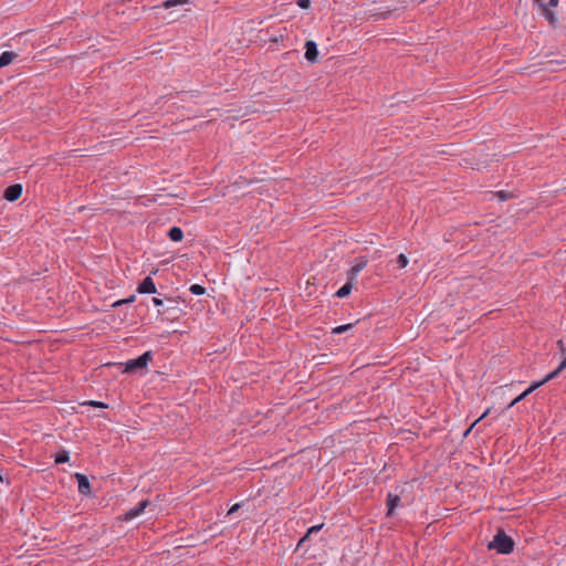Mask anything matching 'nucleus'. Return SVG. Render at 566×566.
<instances>
[{"mask_svg":"<svg viewBox=\"0 0 566 566\" xmlns=\"http://www.w3.org/2000/svg\"><path fill=\"white\" fill-rule=\"evenodd\" d=\"M489 549H494L496 553L507 555L514 549V541L503 530H499L493 539L488 544Z\"/></svg>","mask_w":566,"mask_h":566,"instance_id":"1","label":"nucleus"},{"mask_svg":"<svg viewBox=\"0 0 566 566\" xmlns=\"http://www.w3.org/2000/svg\"><path fill=\"white\" fill-rule=\"evenodd\" d=\"M153 359V354L150 350L145 352L143 355L138 356L137 358L127 360L125 365V371L126 373H138V371H146L148 364Z\"/></svg>","mask_w":566,"mask_h":566,"instance_id":"2","label":"nucleus"},{"mask_svg":"<svg viewBox=\"0 0 566 566\" xmlns=\"http://www.w3.org/2000/svg\"><path fill=\"white\" fill-rule=\"evenodd\" d=\"M149 504V500L140 501L135 507L125 512L122 520L125 522L133 521L134 518L140 516Z\"/></svg>","mask_w":566,"mask_h":566,"instance_id":"3","label":"nucleus"},{"mask_svg":"<svg viewBox=\"0 0 566 566\" xmlns=\"http://www.w3.org/2000/svg\"><path fill=\"white\" fill-rule=\"evenodd\" d=\"M367 263L366 258H359L347 272V280L356 282L358 274L366 268Z\"/></svg>","mask_w":566,"mask_h":566,"instance_id":"4","label":"nucleus"},{"mask_svg":"<svg viewBox=\"0 0 566 566\" xmlns=\"http://www.w3.org/2000/svg\"><path fill=\"white\" fill-rule=\"evenodd\" d=\"M323 526H324V524L322 523V524H317V525H313V526L308 527L305 535L298 541L296 548L297 549L305 548V551H306L308 548L307 542L310 541L311 536H313V534L318 533L323 528Z\"/></svg>","mask_w":566,"mask_h":566,"instance_id":"5","label":"nucleus"},{"mask_svg":"<svg viewBox=\"0 0 566 566\" xmlns=\"http://www.w3.org/2000/svg\"><path fill=\"white\" fill-rule=\"evenodd\" d=\"M21 195H22V185L14 184V185L9 186L4 190L3 198L7 201L13 202V201L18 200L21 197Z\"/></svg>","mask_w":566,"mask_h":566,"instance_id":"6","label":"nucleus"},{"mask_svg":"<svg viewBox=\"0 0 566 566\" xmlns=\"http://www.w3.org/2000/svg\"><path fill=\"white\" fill-rule=\"evenodd\" d=\"M139 294H155L157 292L156 285L150 276H146L137 286Z\"/></svg>","mask_w":566,"mask_h":566,"instance_id":"7","label":"nucleus"},{"mask_svg":"<svg viewBox=\"0 0 566 566\" xmlns=\"http://www.w3.org/2000/svg\"><path fill=\"white\" fill-rule=\"evenodd\" d=\"M75 479L77 480L78 492L83 495H90L92 492V486L86 475L82 473H75Z\"/></svg>","mask_w":566,"mask_h":566,"instance_id":"8","label":"nucleus"},{"mask_svg":"<svg viewBox=\"0 0 566 566\" xmlns=\"http://www.w3.org/2000/svg\"><path fill=\"white\" fill-rule=\"evenodd\" d=\"M387 515L391 516L395 510L400 505V496L389 492L386 497Z\"/></svg>","mask_w":566,"mask_h":566,"instance_id":"9","label":"nucleus"},{"mask_svg":"<svg viewBox=\"0 0 566 566\" xmlns=\"http://www.w3.org/2000/svg\"><path fill=\"white\" fill-rule=\"evenodd\" d=\"M318 55L317 44L310 40L305 42V59L310 62H316Z\"/></svg>","mask_w":566,"mask_h":566,"instance_id":"10","label":"nucleus"},{"mask_svg":"<svg viewBox=\"0 0 566 566\" xmlns=\"http://www.w3.org/2000/svg\"><path fill=\"white\" fill-rule=\"evenodd\" d=\"M539 8L542 15L549 22V24L553 25L556 22L555 12L552 11L551 8L544 3H539Z\"/></svg>","mask_w":566,"mask_h":566,"instance_id":"11","label":"nucleus"},{"mask_svg":"<svg viewBox=\"0 0 566 566\" xmlns=\"http://www.w3.org/2000/svg\"><path fill=\"white\" fill-rule=\"evenodd\" d=\"M17 57V53L11 51H4L0 54V69L12 63V61Z\"/></svg>","mask_w":566,"mask_h":566,"instance_id":"12","label":"nucleus"},{"mask_svg":"<svg viewBox=\"0 0 566 566\" xmlns=\"http://www.w3.org/2000/svg\"><path fill=\"white\" fill-rule=\"evenodd\" d=\"M353 284H354L353 281L347 280V282L342 287H339L337 290V292L335 293V296L343 298V297H346L347 295H349V293L353 290Z\"/></svg>","mask_w":566,"mask_h":566,"instance_id":"13","label":"nucleus"},{"mask_svg":"<svg viewBox=\"0 0 566 566\" xmlns=\"http://www.w3.org/2000/svg\"><path fill=\"white\" fill-rule=\"evenodd\" d=\"M168 238L174 242H179L184 238V231L179 227H172L168 231Z\"/></svg>","mask_w":566,"mask_h":566,"instance_id":"14","label":"nucleus"},{"mask_svg":"<svg viewBox=\"0 0 566 566\" xmlns=\"http://www.w3.org/2000/svg\"><path fill=\"white\" fill-rule=\"evenodd\" d=\"M566 368V357L559 363L556 369L545 376V380H552L556 378Z\"/></svg>","mask_w":566,"mask_h":566,"instance_id":"15","label":"nucleus"},{"mask_svg":"<svg viewBox=\"0 0 566 566\" xmlns=\"http://www.w3.org/2000/svg\"><path fill=\"white\" fill-rule=\"evenodd\" d=\"M548 382V380H545V377L539 381H534L527 389H525L522 392V397H527L531 392H533L535 389L539 388L541 386Z\"/></svg>","mask_w":566,"mask_h":566,"instance_id":"16","label":"nucleus"},{"mask_svg":"<svg viewBox=\"0 0 566 566\" xmlns=\"http://www.w3.org/2000/svg\"><path fill=\"white\" fill-rule=\"evenodd\" d=\"M189 0H166L163 2L161 7L165 9H170L178 6L188 4Z\"/></svg>","mask_w":566,"mask_h":566,"instance_id":"17","label":"nucleus"},{"mask_svg":"<svg viewBox=\"0 0 566 566\" xmlns=\"http://www.w3.org/2000/svg\"><path fill=\"white\" fill-rule=\"evenodd\" d=\"M54 461L55 463L57 464H62V463H66L70 461V454H69V451L66 450H62L60 452H57L54 457Z\"/></svg>","mask_w":566,"mask_h":566,"instance_id":"18","label":"nucleus"},{"mask_svg":"<svg viewBox=\"0 0 566 566\" xmlns=\"http://www.w3.org/2000/svg\"><path fill=\"white\" fill-rule=\"evenodd\" d=\"M353 326H354V324H344V325L336 326L332 329V334H335V335L343 334V333L349 331L350 328H353Z\"/></svg>","mask_w":566,"mask_h":566,"instance_id":"19","label":"nucleus"},{"mask_svg":"<svg viewBox=\"0 0 566 566\" xmlns=\"http://www.w3.org/2000/svg\"><path fill=\"white\" fill-rule=\"evenodd\" d=\"M83 405L95 407V408H103V409L108 408L107 403H105L103 401H96V400L85 401Z\"/></svg>","mask_w":566,"mask_h":566,"instance_id":"20","label":"nucleus"},{"mask_svg":"<svg viewBox=\"0 0 566 566\" xmlns=\"http://www.w3.org/2000/svg\"><path fill=\"white\" fill-rule=\"evenodd\" d=\"M189 291L193 294V295H202L205 293V287L199 285V284H192L189 289Z\"/></svg>","mask_w":566,"mask_h":566,"instance_id":"21","label":"nucleus"},{"mask_svg":"<svg viewBox=\"0 0 566 566\" xmlns=\"http://www.w3.org/2000/svg\"><path fill=\"white\" fill-rule=\"evenodd\" d=\"M408 258L400 253L398 256H397V263L399 265L400 269H405L407 265H408Z\"/></svg>","mask_w":566,"mask_h":566,"instance_id":"22","label":"nucleus"},{"mask_svg":"<svg viewBox=\"0 0 566 566\" xmlns=\"http://www.w3.org/2000/svg\"><path fill=\"white\" fill-rule=\"evenodd\" d=\"M135 301V295H130L129 297L127 298H123V300H119V301H116L113 306L114 307H117V306H120L123 304H127V303H133Z\"/></svg>","mask_w":566,"mask_h":566,"instance_id":"23","label":"nucleus"},{"mask_svg":"<svg viewBox=\"0 0 566 566\" xmlns=\"http://www.w3.org/2000/svg\"><path fill=\"white\" fill-rule=\"evenodd\" d=\"M488 413H489V410L484 411V412L481 415V417H480V418H478V419L472 423V426H471L468 430H465L464 436L467 437V436L469 434V432L472 430V428H473V427H474L479 421H481L483 418H485Z\"/></svg>","mask_w":566,"mask_h":566,"instance_id":"24","label":"nucleus"},{"mask_svg":"<svg viewBox=\"0 0 566 566\" xmlns=\"http://www.w3.org/2000/svg\"><path fill=\"white\" fill-rule=\"evenodd\" d=\"M311 0H297V6L302 9L310 8Z\"/></svg>","mask_w":566,"mask_h":566,"instance_id":"25","label":"nucleus"},{"mask_svg":"<svg viewBox=\"0 0 566 566\" xmlns=\"http://www.w3.org/2000/svg\"><path fill=\"white\" fill-rule=\"evenodd\" d=\"M151 303L154 304V306L160 307L164 305V300L159 297H153Z\"/></svg>","mask_w":566,"mask_h":566,"instance_id":"26","label":"nucleus"},{"mask_svg":"<svg viewBox=\"0 0 566 566\" xmlns=\"http://www.w3.org/2000/svg\"><path fill=\"white\" fill-rule=\"evenodd\" d=\"M240 507H241V503H235L234 505H232L230 507L227 515H231V514L235 513Z\"/></svg>","mask_w":566,"mask_h":566,"instance_id":"27","label":"nucleus"},{"mask_svg":"<svg viewBox=\"0 0 566 566\" xmlns=\"http://www.w3.org/2000/svg\"><path fill=\"white\" fill-rule=\"evenodd\" d=\"M525 397H522V394L516 397L512 402H511V407L514 406L515 403H517L518 401L523 400Z\"/></svg>","mask_w":566,"mask_h":566,"instance_id":"28","label":"nucleus"},{"mask_svg":"<svg viewBox=\"0 0 566 566\" xmlns=\"http://www.w3.org/2000/svg\"><path fill=\"white\" fill-rule=\"evenodd\" d=\"M558 4V0H549L547 7H556Z\"/></svg>","mask_w":566,"mask_h":566,"instance_id":"29","label":"nucleus"}]
</instances>
